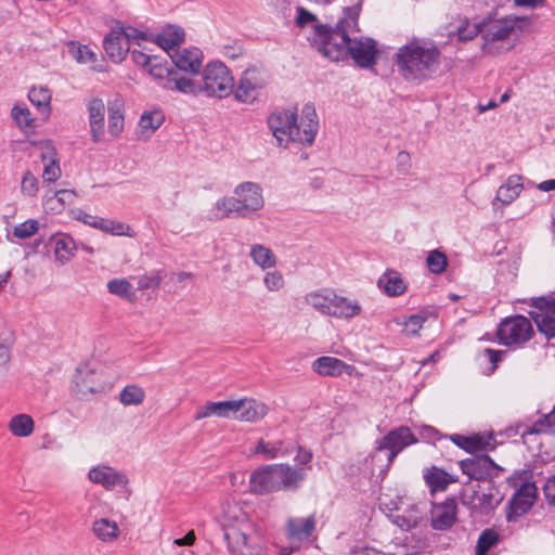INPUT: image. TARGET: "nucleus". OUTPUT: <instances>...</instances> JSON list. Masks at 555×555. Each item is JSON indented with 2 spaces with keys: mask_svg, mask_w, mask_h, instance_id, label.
Returning <instances> with one entry per match:
<instances>
[{
  "mask_svg": "<svg viewBox=\"0 0 555 555\" xmlns=\"http://www.w3.org/2000/svg\"><path fill=\"white\" fill-rule=\"evenodd\" d=\"M442 53L434 40L412 38L393 56L401 77L406 81H426L436 74Z\"/></svg>",
  "mask_w": 555,
  "mask_h": 555,
  "instance_id": "f257e3e1",
  "label": "nucleus"
},
{
  "mask_svg": "<svg viewBox=\"0 0 555 555\" xmlns=\"http://www.w3.org/2000/svg\"><path fill=\"white\" fill-rule=\"evenodd\" d=\"M279 145L299 142L311 145L319 129V119L313 104H306L298 121L297 108H276L267 119Z\"/></svg>",
  "mask_w": 555,
  "mask_h": 555,
  "instance_id": "f03ea898",
  "label": "nucleus"
},
{
  "mask_svg": "<svg viewBox=\"0 0 555 555\" xmlns=\"http://www.w3.org/2000/svg\"><path fill=\"white\" fill-rule=\"evenodd\" d=\"M307 479L302 468L288 463L268 464L255 468L249 476V491L256 495H267L279 491L296 492Z\"/></svg>",
  "mask_w": 555,
  "mask_h": 555,
  "instance_id": "7ed1b4c3",
  "label": "nucleus"
},
{
  "mask_svg": "<svg viewBox=\"0 0 555 555\" xmlns=\"http://www.w3.org/2000/svg\"><path fill=\"white\" fill-rule=\"evenodd\" d=\"M360 7H347L344 9V16L335 27L327 24H315L314 33L308 37L310 46L319 53L331 48L333 43H348L350 34L360 31L359 28Z\"/></svg>",
  "mask_w": 555,
  "mask_h": 555,
  "instance_id": "20e7f679",
  "label": "nucleus"
},
{
  "mask_svg": "<svg viewBox=\"0 0 555 555\" xmlns=\"http://www.w3.org/2000/svg\"><path fill=\"white\" fill-rule=\"evenodd\" d=\"M321 54L331 61H344L352 59L361 68H371L376 65L378 50L372 38H350L348 43H333Z\"/></svg>",
  "mask_w": 555,
  "mask_h": 555,
  "instance_id": "39448f33",
  "label": "nucleus"
},
{
  "mask_svg": "<svg viewBox=\"0 0 555 555\" xmlns=\"http://www.w3.org/2000/svg\"><path fill=\"white\" fill-rule=\"evenodd\" d=\"M270 78L269 72L262 65L248 66L237 82H234V99L244 104L255 103L267 89Z\"/></svg>",
  "mask_w": 555,
  "mask_h": 555,
  "instance_id": "423d86ee",
  "label": "nucleus"
},
{
  "mask_svg": "<svg viewBox=\"0 0 555 555\" xmlns=\"http://www.w3.org/2000/svg\"><path fill=\"white\" fill-rule=\"evenodd\" d=\"M496 338L500 345L506 347H522L534 335L531 321L521 315L515 314L501 320L496 327Z\"/></svg>",
  "mask_w": 555,
  "mask_h": 555,
  "instance_id": "0eeeda50",
  "label": "nucleus"
},
{
  "mask_svg": "<svg viewBox=\"0 0 555 555\" xmlns=\"http://www.w3.org/2000/svg\"><path fill=\"white\" fill-rule=\"evenodd\" d=\"M202 88L207 95L219 99L233 94L234 79L230 69L221 62L207 64L203 74Z\"/></svg>",
  "mask_w": 555,
  "mask_h": 555,
  "instance_id": "6e6552de",
  "label": "nucleus"
},
{
  "mask_svg": "<svg viewBox=\"0 0 555 555\" xmlns=\"http://www.w3.org/2000/svg\"><path fill=\"white\" fill-rule=\"evenodd\" d=\"M530 24V17L516 15H506L489 23L485 21L482 34V39L485 40L483 49H487L489 43L509 38L515 30L521 31L524 26H529Z\"/></svg>",
  "mask_w": 555,
  "mask_h": 555,
  "instance_id": "1a4fd4ad",
  "label": "nucleus"
},
{
  "mask_svg": "<svg viewBox=\"0 0 555 555\" xmlns=\"http://www.w3.org/2000/svg\"><path fill=\"white\" fill-rule=\"evenodd\" d=\"M418 442L417 436L405 425L389 430L384 437L375 442L376 451H388L387 462L391 465L395 459L408 447Z\"/></svg>",
  "mask_w": 555,
  "mask_h": 555,
  "instance_id": "9d476101",
  "label": "nucleus"
},
{
  "mask_svg": "<svg viewBox=\"0 0 555 555\" xmlns=\"http://www.w3.org/2000/svg\"><path fill=\"white\" fill-rule=\"evenodd\" d=\"M459 465L463 474L478 481H491L504 470L488 454L462 460Z\"/></svg>",
  "mask_w": 555,
  "mask_h": 555,
  "instance_id": "9b49d317",
  "label": "nucleus"
},
{
  "mask_svg": "<svg viewBox=\"0 0 555 555\" xmlns=\"http://www.w3.org/2000/svg\"><path fill=\"white\" fill-rule=\"evenodd\" d=\"M537 499V487L533 482H524L508 502L506 519L516 521L527 514Z\"/></svg>",
  "mask_w": 555,
  "mask_h": 555,
  "instance_id": "f8f14e48",
  "label": "nucleus"
},
{
  "mask_svg": "<svg viewBox=\"0 0 555 555\" xmlns=\"http://www.w3.org/2000/svg\"><path fill=\"white\" fill-rule=\"evenodd\" d=\"M449 439L456 447L470 454L493 451L496 447V440L492 431L488 434L476 433L469 436L452 434Z\"/></svg>",
  "mask_w": 555,
  "mask_h": 555,
  "instance_id": "ddd939ff",
  "label": "nucleus"
},
{
  "mask_svg": "<svg viewBox=\"0 0 555 555\" xmlns=\"http://www.w3.org/2000/svg\"><path fill=\"white\" fill-rule=\"evenodd\" d=\"M317 516L315 513L307 517H289L285 524L286 538L298 544L308 542L315 532Z\"/></svg>",
  "mask_w": 555,
  "mask_h": 555,
  "instance_id": "4468645a",
  "label": "nucleus"
},
{
  "mask_svg": "<svg viewBox=\"0 0 555 555\" xmlns=\"http://www.w3.org/2000/svg\"><path fill=\"white\" fill-rule=\"evenodd\" d=\"M88 477L90 481L101 485L107 491H113L117 487L125 488L129 482L126 474L106 465L92 467Z\"/></svg>",
  "mask_w": 555,
  "mask_h": 555,
  "instance_id": "2eb2a0df",
  "label": "nucleus"
},
{
  "mask_svg": "<svg viewBox=\"0 0 555 555\" xmlns=\"http://www.w3.org/2000/svg\"><path fill=\"white\" fill-rule=\"evenodd\" d=\"M234 195L241 202V205L248 217L260 210L263 205L262 190L255 182H242L234 189Z\"/></svg>",
  "mask_w": 555,
  "mask_h": 555,
  "instance_id": "dca6fc26",
  "label": "nucleus"
},
{
  "mask_svg": "<svg viewBox=\"0 0 555 555\" xmlns=\"http://www.w3.org/2000/svg\"><path fill=\"white\" fill-rule=\"evenodd\" d=\"M169 56L175 66L189 74H198L202 68L203 53L198 48L177 49Z\"/></svg>",
  "mask_w": 555,
  "mask_h": 555,
  "instance_id": "f3484780",
  "label": "nucleus"
},
{
  "mask_svg": "<svg viewBox=\"0 0 555 555\" xmlns=\"http://www.w3.org/2000/svg\"><path fill=\"white\" fill-rule=\"evenodd\" d=\"M251 524L248 521L241 522L238 526L230 525L223 528L224 540L228 548L232 554L243 555L246 547L249 546V531Z\"/></svg>",
  "mask_w": 555,
  "mask_h": 555,
  "instance_id": "a211bd4d",
  "label": "nucleus"
},
{
  "mask_svg": "<svg viewBox=\"0 0 555 555\" xmlns=\"http://www.w3.org/2000/svg\"><path fill=\"white\" fill-rule=\"evenodd\" d=\"M457 504L454 498L434 506L431 511V527L436 530H448L456 521Z\"/></svg>",
  "mask_w": 555,
  "mask_h": 555,
  "instance_id": "6ab92c4d",
  "label": "nucleus"
},
{
  "mask_svg": "<svg viewBox=\"0 0 555 555\" xmlns=\"http://www.w3.org/2000/svg\"><path fill=\"white\" fill-rule=\"evenodd\" d=\"M234 420L241 422L256 423L262 420L268 413V406L253 398L235 400Z\"/></svg>",
  "mask_w": 555,
  "mask_h": 555,
  "instance_id": "aec40b11",
  "label": "nucleus"
},
{
  "mask_svg": "<svg viewBox=\"0 0 555 555\" xmlns=\"http://www.w3.org/2000/svg\"><path fill=\"white\" fill-rule=\"evenodd\" d=\"M361 312L362 307L358 300L332 292V299L326 315L348 320L358 317Z\"/></svg>",
  "mask_w": 555,
  "mask_h": 555,
  "instance_id": "412c9836",
  "label": "nucleus"
},
{
  "mask_svg": "<svg viewBox=\"0 0 555 555\" xmlns=\"http://www.w3.org/2000/svg\"><path fill=\"white\" fill-rule=\"evenodd\" d=\"M312 367L319 375L334 377L340 376L344 373L352 375L356 370L353 365L330 356H323L314 360Z\"/></svg>",
  "mask_w": 555,
  "mask_h": 555,
  "instance_id": "4be33fe9",
  "label": "nucleus"
},
{
  "mask_svg": "<svg viewBox=\"0 0 555 555\" xmlns=\"http://www.w3.org/2000/svg\"><path fill=\"white\" fill-rule=\"evenodd\" d=\"M88 118L90 125L91 137L94 142H99L104 135V116L105 105L102 99L92 98L87 104Z\"/></svg>",
  "mask_w": 555,
  "mask_h": 555,
  "instance_id": "5701e85b",
  "label": "nucleus"
},
{
  "mask_svg": "<svg viewBox=\"0 0 555 555\" xmlns=\"http://www.w3.org/2000/svg\"><path fill=\"white\" fill-rule=\"evenodd\" d=\"M377 287L388 297H398L408 291V284L401 273L387 269L377 280Z\"/></svg>",
  "mask_w": 555,
  "mask_h": 555,
  "instance_id": "b1692460",
  "label": "nucleus"
},
{
  "mask_svg": "<svg viewBox=\"0 0 555 555\" xmlns=\"http://www.w3.org/2000/svg\"><path fill=\"white\" fill-rule=\"evenodd\" d=\"M103 49L114 63L122 62L130 50L122 39V31L116 30L115 27L104 37Z\"/></svg>",
  "mask_w": 555,
  "mask_h": 555,
  "instance_id": "393cba45",
  "label": "nucleus"
},
{
  "mask_svg": "<svg viewBox=\"0 0 555 555\" xmlns=\"http://www.w3.org/2000/svg\"><path fill=\"white\" fill-rule=\"evenodd\" d=\"M54 247V258L61 264H65L75 257L78 248L75 240L67 233H55L50 237Z\"/></svg>",
  "mask_w": 555,
  "mask_h": 555,
  "instance_id": "a878e982",
  "label": "nucleus"
},
{
  "mask_svg": "<svg viewBox=\"0 0 555 555\" xmlns=\"http://www.w3.org/2000/svg\"><path fill=\"white\" fill-rule=\"evenodd\" d=\"M235 400H227V401H207L205 405L197 410L194 415L195 421H199L211 415L224 418H234L235 415Z\"/></svg>",
  "mask_w": 555,
  "mask_h": 555,
  "instance_id": "bb28decb",
  "label": "nucleus"
},
{
  "mask_svg": "<svg viewBox=\"0 0 555 555\" xmlns=\"http://www.w3.org/2000/svg\"><path fill=\"white\" fill-rule=\"evenodd\" d=\"M251 452L256 455L260 454L267 460H273L288 455L292 448L283 439L264 440L260 438Z\"/></svg>",
  "mask_w": 555,
  "mask_h": 555,
  "instance_id": "cd10ccee",
  "label": "nucleus"
},
{
  "mask_svg": "<svg viewBox=\"0 0 555 555\" xmlns=\"http://www.w3.org/2000/svg\"><path fill=\"white\" fill-rule=\"evenodd\" d=\"M424 480L431 492L444 491L449 485L457 481L448 472L437 466H431L424 473Z\"/></svg>",
  "mask_w": 555,
  "mask_h": 555,
  "instance_id": "c85d7f7f",
  "label": "nucleus"
},
{
  "mask_svg": "<svg viewBox=\"0 0 555 555\" xmlns=\"http://www.w3.org/2000/svg\"><path fill=\"white\" fill-rule=\"evenodd\" d=\"M522 189V177L519 175H512L507 178L506 182L499 188L495 201L507 206L519 196Z\"/></svg>",
  "mask_w": 555,
  "mask_h": 555,
  "instance_id": "c756f323",
  "label": "nucleus"
},
{
  "mask_svg": "<svg viewBox=\"0 0 555 555\" xmlns=\"http://www.w3.org/2000/svg\"><path fill=\"white\" fill-rule=\"evenodd\" d=\"M184 30L180 26L167 25L156 35L154 41L165 51L169 53L175 47L180 46L184 41Z\"/></svg>",
  "mask_w": 555,
  "mask_h": 555,
  "instance_id": "7c9ffc66",
  "label": "nucleus"
},
{
  "mask_svg": "<svg viewBox=\"0 0 555 555\" xmlns=\"http://www.w3.org/2000/svg\"><path fill=\"white\" fill-rule=\"evenodd\" d=\"M555 429V405L553 410L544 414L541 418L535 421L531 426H527L524 424H517V433L521 435V437H526L528 435H539L553 431Z\"/></svg>",
  "mask_w": 555,
  "mask_h": 555,
  "instance_id": "2f4dec72",
  "label": "nucleus"
},
{
  "mask_svg": "<svg viewBox=\"0 0 555 555\" xmlns=\"http://www.w3.org/2000/svg\"><path fill=\"white\" fill-rule=\"evenodd\" d=\"M215 208L220 214L217 216V218L224 219V218H248L247 214L243 209L240 199L236 195L234 196H223L219 198L216 204Z\"/></svg>",
  "mask_w": 555,
  "mask_h": 555,
  "instance_id": "473e14b6",
  "label": "nucleus"
},
{
  "mask_svg": "<svg viewBox=\"0 0 555 555\" xmlns=\"http://www.w3.org/2000/svg\"><path fill=\"white\" fill-rule=\"evenodd\" d=\"M92 532L101 542L112 543L118 539L120 529L116 521L100 518L93 521Z\"/></svg>",
  "mask_w": 555,
  "mask_h": 555,
  "instance_id": "72a5a7b5",
  "label": "nucleus"
},
{
  "mask_svg": "<svg viewBox=\"0 0 555 555\" xmlns=\"http://www.w3.org/2000/svg\"><path fill=\"white\" fill-rule=\"evenodd\" d=\"M93 229L115 236L133 237L135 235V232L129 224L108 218H102L99 216L96 218Z\"/></svg>",
  "mask_w": 555,
  "mask_h": 555,
  "instance_id": "f704fd0d",
  "label": "nucleus"
},
{
  "mask_svg": "<svg viewBox=\"0 0 555 555\" xmlns=\"http://www.w3.org/2000/svg\"><path fill=\"white\" fill-rule=\"evenodd\" d=\"M503 500V494L500 493L499 488L490 481L486 491L478 490V508L479 515H487L494 509Z\"/></svg>",
  "mask_w": 555,
  "mask_h": 555,
  "instance_id": "c9c22d12",
  "label": "nucleus"
},
{
  "mask_svg": "<svg viewBox=\"0 0 555 555\" xmlns=\"http://www.w3.org/2000/svg\"><path fill=\"white\" fill-rule=\"evenodd\" d=\"M108 132L113 138H118L124 131L125 116L124 103L116 99L108 104Z\"/></svg>",
  "mask_w": 555,
  "mask_h": 555,
  "instance_id": "e433bc0d",
  "label": "nucleus"
},
{
  "mask_svg": "<svg viewBox=\"0 0 555 555\" xmlns=\"http://www.w3.org/2000/svg\"><path fill=\"white\" fill-rule=\"evenodd\" d=\"M42 162L44 164L43 180L49 183L56 181L61 176V168L53 146L47 145V152L42 153Z\"/></svg>",
  "mask_w": 555,
  "mask_h": 555,
  "instance_id": "4c0bfd02",
  "label": "nucleus"
},
{
  "mask_svg": "<svg viewBox=\"0 0 555 555\" xmlns=\"http://www.w3.org/2000/svg\"><path fill=\"white\" fill-rule=\"evenodd\" d=\"M507 354V350H499L493 348H485L479 352V359L487 362L483 366V374L487 376L493 375L504 357Z\"/></svg>",
  "mask_w": 555,
  "mask_h": 555,
  "instance_id": "58836bf2",
  "label": "nucleus"
},
{
  "mask_svg": "<svg viewBox=\"0 0 555 555\" xmlns=\"http://www.w3.org/2000/svg\"><path fill=\"white\" fill-rule=\"evenodd\" d=\"M163 87L167 90L177 91L184 94H196L202 89V86L197 85L191 78L177 77L176 72L173 76L167 79Z\"/></svg>",
  "mask_w": 555,
  "mask_h": 555,
  "instance_id": "ea45409f",
  "label": "nucleus"
},
{
  "mask_svg": "<svg viewBox=\"0 0 555 555\" xmlns=\"http://www.w3.org/2000/svg\"><path fill=\"white\" fill-rule=\"evenodd\" d=\"M249 255L253 261L262 269H270L276 264L274 253L261 244L253 245Z\"/></svg>",
  "mask_w": 555,
  "mask_h": 555,
  "instance_id": "a19ab883",
  "label": "nucleus"
},
{
  "mask_svg": "<svg viewBox=\"0 0 555 555\" xmlns=\"http://www.w3.org/2000/svg\"><path fill=\"white\" fill-rule=\"evenodd\" d=\"M68 53L80 64H92L96 62V53L87 44L72 40L67 42Z\"/></svg>",
  "mask_w": 555,
  "mask_h": 555,
  "instance_id": "79ce46f5",
  "label": "nucleus"
},
{
  "mask_svg": "<svg viewBox=\"0 0 555 555\" xmlns=\"http://www.w3.org/2000/svg\"><path fill=\"white\" fill-rule=\"evenodd\" d=\"M28 99L33 105L43 115L49 116L51 112V93L48 88L44 87H33L28 92Z\"/></svg>",
  "mask_w": 555,
  "mask_h": 555,
  "instance_id": "37998d69",
  "label": "nucleus"
},
{
  "mask_svg": "<svg viewBox=\"0 0 555 555\" xmlns=\"http://www.w3.org/2000/svg\"><path fill=\"white\" fill-rule=\"evenodd\" d=\"M109 294L118 296L129 302H133L135 294L131 283L127 279H112L106 284Z\"/></svg>",
  "mask_w": 555,
  "mask_h": 555,
  "instance_id": "c03bdc74",
  "label": "nucleus"
},
{
  "mask_svg": "<svg viewBox=\"0 0 555 555\" xmlns=\"http://www.w3.org/2000/svg\"><path fill=\"white\" fill-rule=\"evenodd\" d=\"M34 421L27 414H17L9 423L10 431L16 437H28L34 431Z\"/></svg>",
  "mask_w": 555,
  "mask_h": 555,
  "instance_id": "a18cd8bd",
  "label": "nucleus"
},
{
  "mask_svg": "<svg viewBox=\"0 0 555 555\" xmlns=\"http://www.w3.org/2000/svg\"><path fill=\"white\" fill-rule=\"evenodd\" d=\"M501 541L500 533L494 528L485 529L477 541L475 555H487L488 551Z\"/></svg>",
  "mask_w": 555,
  "mask_h": 555,
  "instance_id": "49530a36",
  "label": "nucleus"
},
{
  "mask_svg": "<svg viewBox=\"0 0 555 555\" xmlns=\"http://www.w3.org/2000/svg\"><path fill=\"white\" fill-rule=\"evenodd\" d=\"M13 344V333L5 327L4 322L0 319V367L9 363Z\"/></svg>",
  "mask_w": 555,
  "mask_h": 555,
  "instance_id": "de8ad7c7",
  "label": "nucleus"
},
{
  "mask_svg": "<svg viewBox=\"0 0 555 555\" xmlns=\"http://www.w3.org/2000/svg\"><path fill=\"white\" fill-rule=\"evenodd\" d=\"M530 318L534 321L540 333L545 335L547 339L555 338V318L543 312H529Z\"/></svg>",
  "mask_w": 555,
  "mask_h": 555,
  "instance_id": "09e8293b",
  "label": "nucleus"
},
{
  "mask_svg": "<svg viewBox=\"0 0 555 555\" xmlns=\"http://www.w3.org/2000/svg\"><path fill=\"white\" fill-rule=\"evenodd\" d=\"M164 120L165 116L162 111L145 112L140 118L139 127L142 133L150 135L163 125Z\"/></svg>",
  "mask_w": 555,
  "mask_h": 555,
  "instance_id": "8fccbe9b",
  "label": "nucleus"
},
{
  "mask_svg": "<svg viewBox=\"0 0 555 555\" xmlns=\"http://www.w3.org/2000/svg\"><path fill=\"white\" fill-rule=\"evenodd\" d=\"M145 391L139 385H127L119 393V400L124 405H139L144 401Z\"/></svg>",
  "mask_w": 555,
  "mask_h": 555,
  "instance_id": "3c124183",
  "label": "nucleus"
},
{
  "mask_svg": "<svg viewBox=\"0 0 555 555\" xmlns=\"http://www.w3.org/2000/svg\"><path fill=\"white\" fill-rule=\"evenodd\" d=\"M305 299L307 304L326 315L332 299V292H311L306 295Z\"/></svg>",
  "mask_w": 555,
  "mask_h": 555,
  "instance_id": "603ef678",
  "label": "nucleus"
},
{
  "mask_svg": "<svg viewBox=\"0 0 555 555\" xmlns=\"http://www.w3.org/2000/svg\"><path fill=\"white\" fill-rule=\"evenodd\" d=\"M426 264L431 273L441 274L448 267V257L443 251L433 249L426 257Z\"/></svg>",
  "mask_w": 555,
  "mask_h": 555,
  "instance_id": "864d4df0",
  "label": "nucleus"
},
{
  "mask_svg": "<svg viewBox=\"0 0 555 555\" xmlns=\"http://www.w3.org/2000/svg\"><path fill=\"white\" fill-rule=\"evenodd\" d=\"M146 69L153 78L165 80V82L167 79H169V77L175 75V70L169 69L167 67V63L163 62L160 57L155 55L153 56V61H151Z\"/></svg>",
  "mask_w": 555,
  "mask_h": 555,
  "instance_id": "5fc2aeb1",
  "label": "nucleus"
},
{
  "mask_svg": "<svg viewBox=\"0 0 555 555\" xmlns=\"http://www.w3.org/2000/svg\"><path fill=\"white\" fill-rule=\"evenodd\" d=\"M12 118L21 129L35 127V119L26 106L14 105L11 112Z\"/></svg>",
  "mask_w": 555,
  "mask_h": 555,
  "instance_id": "6e6d98bb",
  "label": "nucleus"
},
{
  "mask_svg": "<svg viewBox=\"0 0 555 555\" xmlns=\"http://www.w3.org/2000/svg\"><path fill=\"white\" fill-rule=\"evenodd\" d=\"M164 278V272L162 270H156L147 274H143L138 278V289L139 291H149L156 289L160 286V283Z\"/></svg>",
  "mask_w": 555,
  "mask_h": 555,
  "instance_id": "4d7b16f0",
  "label": "nucleus"
},
{
  "mask_svg": "<svg viewBox=\"0 0 555 555\" xmlns=\"http://www.w3.org/2000/svg\"><path fill=\"white\" fill-rule=\"evenodd\" d=\"M39 230V222L36 219H28L14 227L13 234L15 237L25 240L35 235Z\"/></svg>",
  "mask_w": 555,
  "mask_h": 555,
  "instance_id": "13d9d810",
  "label": "nucleus"
},
{
  "mask_svg": "<svg viewBox=\"0 0 555 555\" xmlns=\"http://www.w3.org/2000/svg\"><path fill=\"white\" fill-rule=\"evenodd\" d=\"M321 24L318 20V16L313 13H311L309 10H307L304 7H297L296 8V17H295V25L299 28H305L308 25H311L314 33V25Z\"/></svg>",
  "mask_w": 555,
  "mask_h": 555,
  "instance_id": "bf43d9fd",
  "label": "nucleus"
},
{
  "mask_svg": "<svg viewBox=\"0 0 555 555\" xmlns=\"http://www.w3.org/2000/svg\"><path fill=\"white\" fill-rule=\"evenodd\" d=\"M426 320L427 317L425 314H411L403 323V333H405L408 336H414L418 334Z\"/></svg>",
  "mask_w": 555,
  "mask_h": 555,
  "instance_id": "052dcab7",
  "label": "nucleus"
},
{
  "mask_svg": "<svg viewBox=\"0 0 555 555\" xmlns=\"http://www.w3.org/2000/svg\"><path fill=\"white\" fill-rule=\"evenodd\" d=\"M21 191L24 195L29 197H35L38 194V179L29 170H27L23 176Z\"/></svg>",
  "mask_w": 555,
  "mask_h": 555,
  "instance_id": "680f3d73",
  "label": "nucleus"
},
{
  "mask_svg": "<svg viewBox=\"0 0 555 555\" xmlns=\"http://www.w3.org/2000/svg\"><path fill=\"white\" fill-rule=\"evenodd\" d=\"M313 459V453L311 450H307L301 446H297V454L295 456V468H302L308 475V470L311 469V462Z\"/></svg>",
  "mask_w": 555,
  "mask_h": 555,
  "instance_id": "e2e57ef3",
  "label": "nucleus"
},
{
  "mask_svg": "<svg viewBox=\"0 0 555 555\" xmlns=\"http://www.w3.org/2000/svg\"><path fill=\"white\" fill-rule=\"evenodd\" d=\"M420 439H422L423 441L425 442H428V443H435L436 441H439L441 439H449V436L450 435H442L437 428L433 427V426H429V425H424L420 428Z\"/></svg>",
  "mask_w": 555,
  "mask_h": 555,
  "instance_id": "0e129e2a",
  "label": "nucleus"
},
{
  "mask_svg": "<svg viewBox=\"0 0 555 555\" xmlns=\"http://www.w3.org/2000/svg\"><path fill=\"white\" fill-rule=\"evenodd\" d=\"M263 283L271 292H278L284 286V278L280 271H269L266 273Z\"/></svg>",
  "mask_w": 555,
  "mask_h": 555,
  "instance_id": "69168bd1",
  "label": "nucleus"
},
{
  "mask_svg": "<svg viewBox=\"0 0 555 555\" xmlns=\"http://www.w3.org/2000/svg\"><path fill=\"white\" fill-rule=\"evenodd\" d=\"M485 21L474 24L472 28L461 26L457 30L459 39L462 41H469L476 38L479 34H483Z\"/></svg>",
  "mask_w": 555,
  "mask_h": 555,
  "instance_id": "338daca9",
  "label": "nucleus"
},
{
  "mask_svg": "<svg viewBox=\"0 0 555 555\" xmlns=\"http://www.w3.org/2000/svg\"><path fill=\"white\" fill-rule=\"evenodd\" d=\"M543 494L546 502L555 506V474L546 478L543 485Z\"/></svg>",
  "mask_w": 555,
  "mask_h": 555,
  "instance_id": "774afa93",
  "label": "nucleus"
}]
</instances>
